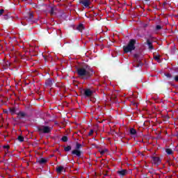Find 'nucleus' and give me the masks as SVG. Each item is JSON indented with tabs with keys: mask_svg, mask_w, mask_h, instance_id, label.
Wrapping results in <instances>:
<instances>
[{
	"mask_svg": "<svg viewBox=\"0 0 178 178\" xmlns=\"http://www.w3.org/2000/svg\"><path fill=\"white\" fill-rule=\"evenodd\" d=\"M134 45H136V40H131L127 46H124V52H125V54H127L128 52H131V51H134V49H136V46Z\"/></svg>",
	"mask_w": 178,
	"mask_h": 178,
	"instance_id": "f257e3e1",
	"label": "nucleus"
},
{
	"mask_svg": "<svg viewBox=\"0 0 178 178\" xmlns=\"http://www.w3.org/2000/svg\"><path fill=\"white\" fill-rule=\"evenodd\" d=\"M79 76H90L91 74V70L86 67V68H79L77 70Z\"/></svg>",
	"mask_w": 178,
	"mask_h": 178,
	"instance_id": "f03ea898",
	"label": "nucleus"
},
{
	"mask_svg": "<svg viewBox=\"0 0 178 178\" xmlns=\"http://www.w3.org/2000/svg\"><path fill=\"white\" fill-rule=\"evenodd\" d=\"M51 130H52V129L49 127L43 126L39 128L40 133L48 134L51 133Z\"/></svg>",
	"mask_w": 178,
	"mask_h": 178,
	"instance_id": "7ed1b4c3",
	"label": "nucleus"
},
{
	"mask_svg": "<svg viewBox=\"0 0 178 178\" xmlns=\"http://www.w3.org/2000/svg\"><path fill=\"white\" fill-rule=\"evenodd\" d=\"M79 3H81L85 8H88L91 5V0H80Z\"/></svg>",
	"mask_w": 178,
	"mask_h": 178,
	"instance_id": "20e7f679",
	"label": "nucleus"
},
{
	"mask_svg": "<svg viewBox=\"0 0 178 178\" xmlns=\"http://www.w3.org/2000/svg\"><path fill=\"white\" fill-rule=\"evenodd\" d=\"M152 163L154 165H156V166H158L159 163H161V159H159L158 157H153L152 158Z\"/></svg>",
	"mask_w": 178,
	"mask_h": 178,
	"instance_id": "39448f33",
	"label": "nucleus"
},
{
	"mask_svg": "<svg viewBox=\"0 0 178 178\" xmlns=\"http://www.w3.org/2000/svg\"><path fill=\"white\" fill-rule=\"evenodd\" d=\"M117 173L120 175V176H126V175H127V173H129L127 172V170H120L117 172Z\"/></svg>",
	"mask_w": 178,
	"mask_h": 178,
	"instance_id": "423d86ee",
	"label": "nucleus"
},
{
	"mask_svg": "<svg viewBox=\"0 0 178 178\" xmlns=\"http://www.w3.org/2000/svg\"><path fill=\"white\" fill-rule=\"evenodd\" d=\"M72 154L74 155H76V156H80V155L81 154V152H80V150L79 149H76L72 151Z\"/></svg>",
	"mask_w": 178,
	"mask_h": 178,
	"instance_id": "0eeeda50",
	"label": "nucleus"
},
{
	"mask_svg": "<svg viewBox=\"0 0 178 178\" xmlns=\"http://www.w3.org/2000/svg\"><path fill=\"white\" fill-rule=\"evenodd\" d=\"M56 171L58 173H62V172H65V168L63 166H58L56 168Z\"/></svg>",
	"mask_w": 178,
	"mask_h": 178,
	"instance_id": "6e6552de",
	"label": "nucleus"
},
{
	"mask_svg": "<svg viewBox=\"0 0 178 178\" xmlns=\"http://www.w3.org/2000/svg\"><path fill=\"white\" fill-rule=\"evenodd\" d=\"M92 94V91H91L90 89H87L85 90V95L86 97H90V95Z\"/></svg>",
	"mask_w": 178,
	"mask_h": 178,
	"instance_id": "1a4fd4ad",
	"label": "nucleus"
},
{
	"mask_svg": "<svg viewBox=\"0 0 178 178\" xmlns=\"http://www.w3.org/2000/svg\"><path fill=\"white\" fill-rule=\"evenodd\" d=\"M76 29L79 30V31H83V30H84V25L79 24Z\"/></svg>",
	"mask_w": 178,
	"mask_h": 178,
	"instance_id": "9d476101",
	"label": "nucleus"
},
{
	"mask_svg": "<svg viewBox=\"0 0 178 178\" xmlns=\"http://www.w3.org/2000/svg\"><path fill=\"white\" fill-rule=\"evenodd\" d=\"M165 152L168 155H172V154H173V150H172V149H166Z\"/></svg>",
	"mask_w": 178,
	"mask_h": 178,
	"instance_id": "9b49d317",
	"label": "nucleus"
},
{
	"mask_svg": "<svg viewBox=\"0 0 178 178\" xmlns=\"http://www.w3.org/2000/svg\"><path fill=\"white\" fill-rule=\"evenodd\" d=\"M137 131L134 128H131L130 129V134H132V136H135L136 134Z\"/></svg>",
	"mask_w": 178,
	"mask_h": 178,
	"instance_id": "f8f14e48",
	"label": "nucleus"
},
{
	"mask_svg": "<svg viewBox=\"0 0 178 178\" xmlns=\"http://www.w3.org/2000/svg\"><path fill=\"white\" fill-rule=\"evenodd\" d=\"M18 116H19V118H24V116H26V113H24V112H19V113H18Z\"/></svg>",
	"mask_w": 178,
	"mask_h": 178,
	"instance_id": "ddd939ff",
	"label": "nucleus"
},
{
	"mask_svg": "<svg viewBox=\"0 0 178 178\" xmlns=\"http://www.w3.org/2000/svg\"><path fill=\"white\" fill-rule=\"evenodd\" d=\"M47 159H40L39 161H38V162H39V163H46V162H47Z\"/></svg>",
	"mask_w": 178,
	"mask_h": 178,
	"instance_id": "4468645a",
	"label": "nucleus"
},
{
	"mask_svg": "<svg viewBox=\"0 0 178 178\" xmlns=\"http://www.w3.org/2000/svg\"><path fill=\"white\" fill-rule=\"evenodd\" d=\"M18 140L20 141V143H23V141H24V138H23L22 136H18Z\"/></svg>",
	"mask_w": 178,
	"mask_h": 178,
	"instance_id": "2eb2a0df",
	"label": "nucleus"
},
{
	"mask_svg": "<svg viewBox=\"0 0 178 178\" xmlns=\"http://www.w3.org/2000/svg\"><path fill=\"white\" fill-rule=\"evenodd\" d=\"M105 152H108V149H103V150H100V154H101L102 155H104V154H105Z\"/></svg>",
	"mask_w": 178,
	"mask_h": 178,
	"instance_id": "dca6fc26",
	"label": "nucleus"
},
{
	"mask_svg": "<svg viewBox=\"0 0 178 178\" xmlns=\"http://www.w3.org/2000/svg\"><path fill=\"white\" fill-rule=\"evenodd\" d=\"M62 141H63L64 143H66V141H67V136H63L62 138Z\"/></svg>",
	"mask_w": 178,
	"mask_h": 178,
	"instance_id": "f3484780",
	"label": "nucleus"
},
{
	"mask_svg": "<svg viewBox=\"0 0 178 178\" xmlns=\"http://www.w3.org/2000/svg\"><path fill=\"white\" fill-rule=\"evenodd\" d=\"M70 149H72V147H70V146H67V147H65V151H66V152L70 151Z\"/></svg>",
	"mask_w": 178,
	"mask_h": 178,
	"instance_id": "a211bd4d",
	"label": "nucleus"
},
{
	"mask_svg": "<svg viewBox=\"0 0 178 178\" xmlns=\"http://www.w3.org/2000/svg\"><path fill=\"white\" fill-rule=\"evenodd\" d=\"M154 59H155V60H158L159 62H160V60H159V56H154Z\"/></svg>",
	"mask_w": 178,
	"mask_h": 178,
	"instance_id": "6ab92c4d",
	"label": "nucleus"
},
{
	"mask_svg": "<svg viewBox=\"0 0 178 178\" xmlns=\"http://www.w3.org/2000/svg\"><path fill=\"white\" fill-rule=\"evenodd\" d=\"M148 44H149V49H154V48L152 47V44H151L149 43V42H148Z\"/></svg>",
	"mask_w": 178,
	"mask_h": 178,
	"instance_id": "aec40b11",
	"label": "nucleus"
},
{
	"mask_svg": "<svg viewBox=\"0 0 178 178\" xmlns=\"http://www.w3.org/2000/svg\"><path fill=\"white\" fill-rule=\"evenodd\" d=\"M166 77H168V79H170V77H172V75L170 74H165Z\"/></svg>",
	"mask_w": 178,
	"mask_h": 178,
	"instance_id": "412c9836",
	"label": "nucleus"
},
{
	"mask_svg": "<svg viewBox=\"0 0 178 178\" xmlns=\"http://www.w3.org/2000/svg\"><path fill=\"white\" fill-rule=\"evenodd\" d=\"M156 29L157 30H161V29H162V27H161V26H159V25H157V26H156Z\"/></svg>",
	"mask_w": 178,
	"mask_h": 178,
	"instance_id": "4be33fe9",
	"label": "nucleus"
},
{
	"mask_svg": "<svg viewBox=\"0 0 178 178\" xmlns=\"http://www.w3.org/2000/svg\"><path fill=\"white\" fill-rule=\"evenodd\" d=\"M81 147V145L77 143L76 144V149H79Z\"/></svg>",
	"mask_w": 178,
	"mask_h": 178,
	"instance_id": "5701e85b",
	"label": "nucleus"
},
{
	"mask_svg": "<svg viewBox=\"0 0 178 178\" xmlns=\"http://www.w3.org/2000/svg\"><path fill=\"white\" fill-rule=\"evenodd\" d=\"M10 113H12V115H13V113H15V108H12L10 110Z\"/></svg>",
	"mask_w": 178,
	"mask_h": 178,
	"instance_id": "b1692460",
	"label": "nucleus"
},
{
	"mask_svg": "<svg viewBox=\"0 0 178 178\" xmlns=\"http://www.w3.org/2000/svg\"><path fill=\"white\" fill-rule=\"evenodd\" d=\"M92 133H94V131L90 130V131L89 132V136H92Z\"/></svg>",
	"mask_w": 178,
	"mask_h": 178,
	"instance_id": "393cba45",
	"label": "nucleus"
},
{
	"mask_svg": "<svg viewBox=\"0 0 178 178\" xmlns=\"http://www.w3.org/2000/svg\"><path fill=\"white\" fill-rule=\"evenodd\" d=\"M175 81L178 82V76H176L174 79Z\"/></svg>",
	"mask_w": 178,
	"mask_h": 178,
	"instance_id": "a878e982",
	"label": "nucleus"
},
{
	"mask_svg": "<svg viewBox=\"0 0 178 178\" xmlns=\"http://www.w3.org/2000/svg\"><path fill=\"white\" fill-rule=\"evenodd\" d=\"M3 15V10H0V16Z\"/></svg>",
	"mask_w": 178,
	"mask_h": 178,
	"instance_id": "bb28decb",
	"label": "nucleus"
},
{
	"mask_svg": "<svg viewBox=\"0 0 178 178\" xmlns=\"http://www.w3.org/2000/svg\"><path fill=\"white\" fill-rule=\"evenodd\" d=\"M54 8H51V12H50L51 15H54Z\"/></svg>",
	"mask_w": 178,
	"mask_h": 178,
	"instance_id": "cd10ccee",
	"label": "nucleus"
},
{
	"mask_svg": "<svg viewBox=\"0 0 178 178\" xmlns=\"http://www.w3.org/2000/svg\"><path fill=\"white\" fill-rule=\"evenodd\" d=\"M3 148H6L8 149V148H9L8 146H3Z\"/></svg>",
	"mask_w": 178,
	"mask_h": 178,
	"instance_id": "c85d7f7f",
	"label": "nucleus"
},
{
	"mask_svg": "<svg viewBox=\"0 0 178 178\" xmlns=\"http://www.w3.org/2000/svg\"><path fill=\"white\" fill-rule=\"evenodd\" d=\"M31 17H33V15H30Z\"/></svg>",
	"mask_w": 178,
	"mask_h": 178,
	"instance_id": "c756f323",
	"label": "nucleus"
},
{
	"mask_svg": "<svg viewBox=\"0 0 178 178\" xmlns=\"http://www.w3.org/2000/svg\"><path fill=\"white\" fill-rule=\"evenodd\" d=\"M133 104V105H136V103H132Z\"/></svg>",
	"mask_w": 178,
	"mask_h": 178,
	"instance_id": "7c9ffc66",
	"label": "nucleus"
}]
</instances>
